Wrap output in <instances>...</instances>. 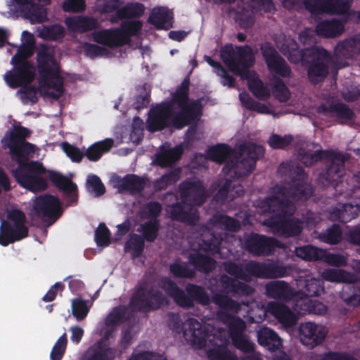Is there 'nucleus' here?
Listing matches in <instances>:
<instances>
[{"label": "nucleus", "mask_w": 360, "mask_h": 360, "mask_svg": "<svg viewBox=\"0 0 360 360\" xmlns=\"http://www.w3.org/2000/svg\"><path fill=\"white\" fill-rule=\"evenodd\" d=\"M30 135V131L27 128L17 126L11 131L8 137L2 140L4 147L9 149L12 160L18 163L17 167L12 170L16 182L32 192L42 191L48 187L46 179L42 175L48 172L50 181L65 194L68 202L76 203L78 189L75 183L60 172L47 171L39 161H27L36 149L35 145L25 140Z\"/></svg>", "instance_id": "1"}, {"label": "nucleus", "mask_w": 360, "mask_h": 360, "mask_svg": "<svg viewBox=\"0 0 360 360\" xmlns=\"http://www.w3.org/2000/svg\"><path fill=\"white\" fill-rule=\"evenodd\" d=\"M264 153V147L251 142L241 143L237 150L228 144L219 143L208 149L207 157L220 165L231 158L226 162L222 171L231 178L240 179L252 172L257 161Z\"/></svg>", "instance_id": "2"}, {"label": "nucleus", "mask_w": 360, "mask_h": 360, "mask_svg": "<svg viewBox=\"0 0 360 360\" xmlns=\"http://www.w3.org/2000/svg\"><path fill=\"white\" fill-rule=\"evenodd\" d=\"M262 214L271 216L264 221V225L269 227L276 235L290 238L299 236L302 231V221L293 215L296 210L295 205L276 199L262 198L256 202Z\"/></svg>", "instance_id": "3"}, {"label": "nucleus", "mask_w": 360, "mask_h": 360, "mask_svg": "<svg viewBox=\"0 0 360 360\" xmlns=\"http://www.w3.org/2000/svg\"><path fill=\"white\" fill-rule=\"evenodd\" d=\"M260 51L269 72L278 76L274 77L272 87L275 98L280 102L288 101L290 92L280 77H289L292 72L290 67L270 42L262 43Z\"/></svg>", "instance_id": "4"}, {"label": "nucleus", "mask_w": 360, "mask_h": 360, "mask_svg": "<svg viewBox=\"0 0 360 360\" xmlns=\"http://www.w3.org/2000/svg\"><path fill=\"white\" fill-rule=\"evenodd\" d=\"M158 288L163 290L176 305L183 309H192L195 303L202 306L210 304V296L205 288L197 284L188 283L184 290L171 278L165 276L160 280Z\"/></svg>", "instance_id": "5"}, {"label": "nucleus", "mask_w": 360, "mask_h": 360, "mask_svg": "<svg viewBox=\"0 0 360 360\" xmlns=\"http://www.w3.org/2000/svg\"><path fill=\"white\" fill-rule=\"evenodd\" d=\"M12 63L14 65V72H8L5 75V79L8 86L13 89L22 86L18 92L21 94L20 99L23 104L26 105L29 101L31 104L37 103L36 88L27 86L34 79L32 65L26 58L18 54L12 58Z\"/></svg>", "instance_id": "6"}, {"label": "nucleus", "mask_w": 360, "mask_h": 360, "mask_svg": "<svg viewBox=\"0 0 360 360\" xmlns=\"http://www.w3.org/2000/svg\"><path fill=\"white\" fill-rule=\"evenodd\" d=\"M224 269L236 279L245 281H248L250 276L259 278H276L284 277L287 274L285 266L272 262L250 261L243 269L240 264L227 262L224 263Z\"/></svg>", "instance_id": "7"}, {"label": "nucleus", "mask_w": 360, "mask_h": 360, "mask_svg": "<svg viewBox=\"0 0 360 360\" xmlns=\"http://www.w3.org/2000/svg\"><path fill=\"white\" fill-rule=\"evenodd\" d=\"M143 27L141 20H126L120 28L105 29L92 33L93 40L109 48H117L129 44L131 37L138 35Z\"/></svg>", "instance_id": "8"}, {"label": "nucleus", "mask_w": 360, "mask_h": 360, "mask_svg": "<svg viewBox=\"0 0 360 360\" xmlns=\"http://www.w3.org/2000/svg\"><path fill=\"white\" fill-rule=\"evenodd\" d=\"M330 53L323 48L307 49V55L300 62L305 67L309 82L312 84L323 82L329 73Z\"/></svg>", "instance_id": "9"}, {"label": "nucleus", "mask_w": 360, "mask_h": 360, "mask_svg": "<svg viewBox=\"0 0 360 360\" xmlns=\"http://www.w3.org/2000/svg\"><path fill=\"white\" fill-rule=\"evenodd\" d=\"M223 62L236 75L243 76L255 63V54L249 45L226 46L221 52Z\"/></svg>", "instance_id": "10"}, {"label": "nucleus", "mask_w": 360, "mask_h": 360, "mask_svg": "<svg viewBox=\"0 0 360 360\" xmlns=\"http://www.w3.org/2000/svg\"><path fill=\"white\" fill-rule=\"evenodd\" d=\"M313 191L304 181V172L302 168H297V179L293 180L289 187L276 186L273 194L264 198L276 199L277 201H288L292 205L294 202H304L311 195Z\"/></svg>", "instance_id": "11"}, {"label": "nucleus", "mask_w": 360, "mask_h": 360, "mask_svg": "<svg viewBox=\"0 0 360 360\" xmlns=\"http://www.w3.org/2000/svg\"><path fill=\"white\" fill-rule=\"evenodd\" d=\"M168 302L165 295L158 288L141 286L133 293L129 307L135 311L148 313L159 309Z\"/></svg>", "instance_id": "12"}, {"label": "nucleus", "mask_w": 360, "mask_h": 360, "mask_svg": "<svg viewBox=\"0 0 360 360\" xmlns=\"http://www.w3.org/2000/svg\"><path fill=\"white\" fill-rule=\"evenodd\" d=\"M7 218L13 222L3 221L0 226V245L8 246L11 243L19 241L28 236V228L25 225V213L18 209L11 210L7 214Z\"/></svg>", "instance_id": "13"}, {"label": "nucleus", "mask_w": 360, "mask_h": 360, "mask_svg": "<svg viewBox=\"0 0 360 360\" xmlns=\"http://www.w3.org/2000/svg\"><path fill=\"white\" fill-rule=\"evenodd\" d=\"M32 207L36 216L49 226L54 224L63 213L58 198L48 194L37 197Z\"/></svg>", "instance_id": "14"}, {"label": "nucleus", "mask_w": 360, "mask_h": 360, "mask_svg": "<svg viewBox=\"0 0 360 360\" xmlns=\"http://www.w3.org/2000/svg\"><path fill=\"white\" fill-rule=\"evenodd\" d=\"M246 250L256 256H269L274 253L276 248L286 249L287 245L273 238L259 233H252L245 241Z\"/></svg>", "instance_id": "15"}, {"label": "nucleus", "mask_w": 360, "mask_h": 360, "mask_svg": "<svg viewBox=\"0 0 360 360\" xmlns=\"http://www.w3.org/2000/svg\"><path fill=\"white\" fill-rule=\"evenodd\" d=\"M36 59L41 82L61 77L60 65L54 56L53 51L48 46L41 45Z\"/></svg>", "instance_id": "16"}, {"label": "nucleus", "mask_w": 360, "mask_h": 360, "mask_svg": "<svg viewBox=\"0 0 360 360\" xmlns=\"http://www.w3.org/2000/svg\"><path fill=\"white\" fill-rule=\"evenodd\" d=\"M179 111L173 112L171 126L176 129L196 124L202 115V105L199 101H193L188 104L177 106Z\"/></svg>", "instance_id": "17"}, {"label": "nucleus", "mask_w": 360, "mask_h": 360, "mask_svg": "<svg viewBox=\"0 0 360 360\" xmlns=\"http://www.w3.org/2000/svg\"><path fill=\"white\" fill-rule=\"evenodd\" d=\"M179 189L181 199L193 207L202 205L207 200L205 188L200 180H185L179 184Z\"/></svg>", "instance_id": "18"}, {"label": "nucleus", "mask_w": 360, "mask_h": 360, "mask_svg": "<svg viewBox=\"0 0 360 360\" xmlns=\"http://www.w3.org/2000/svg\"><path fill=\"white\" fill-rule=\"evenodd\" d=\"M265 312L272 315L280 323L285 327H292L297 321L295 314L290 310L289 307L283 303L269 302L266 305V311L263 312V316L259 315L256 319L253 316H250L249 322L260 323L264 319Z\"/></svg>", "instance_id": "19"}, {"label": "nucleus", "mask_w": 360, "mask_h": 360, "mask_svg": "<svg viewBox=\"0 0 360 360\" xmlns=\"http://www.w3.org/2000/svg\"><path fill=\"white\" fill-rule=\"evenodd\" d=\"M172 110L169 103H162L151 108L146 120V128L150 132L161 131L171 125Z\"/></svg>", "instance_id": "20"}, {"label": "nucleus", "mask_w": 360, "mask_h": 360, "mask_svg": "<svg viewBox=\"0 0 360 360\" xmlns=\"http://www.w3.org/2000/svg\"><path fill=\"white\" fill-rule=\"evenodd\" d=\"M345 174V158L342 155H335L331 159L324 172L318 178L319 184L323 187L337 186Z\"/></svg>", "instance_id": "21"}, {"label": "nucleus", "mask_w": 360, "mask_h": 360, "mask_svg": "<svg viewBox=\"0 0 360 360\" xmlns=\"http://www.w3.org/2000/svg\"><path fill=\"white\" fill-rule=\"evenodd\" d=\"M264 288L266 295L269 298L283 303H287L293 300H297L298 292L285 281H271L265 285Z\"/></svg>", "instance_id": "22"}, {"label": "nucleus", "mask_w": 360, "mask_h": 360, "mask_svg": "<svg viewBox=\"0 0 360 360\" xmlns=\"http://www.w3.org/2000/svg\"><path fill=\"white\" fill-rule=\"evenodd\" d=\"M183 335L187 342L199 349L207 344L208 331L195 319H188L183 325Z\"/></svg>", "instance_id": "23"}, {"label": "nucleus", "mask_w": 360, "mask_h": 360, "mask_svg": "<svg viewBox=\"0 0 360 360\" xmlns=\"http://www.w3.org/2000/svg\"><path fill=\"white\" fill-rule=\"evenodd\" d=\"M169 217L172 220L193 226L199 220V213L196 208L181 200L169 206Z\"/></svg>", "instance_id": "24"}, {"label": "nucleus", "mask_w": 360, "mask_h": 360, "mask_svg": "<svg viewBox=\"0 0 360 360\" xmlns=\"http://www.w3.org/2000/svg\"><path fill=\"white\" fill-rule=\"evenodd\" d=\"M317 112L324 116L334 118L340 124L353 120L354 112L347 104L342 102L323 103L318 106Z\"/></svg>", "instance_id": "25"}, {"label": "nucleus", "mask_w": 360, "mask_h": 360, "mask_svg": "<svg viewBox=\"0 0 360 360\" xmlns=\"http://www.w3.org/2000/svg\"><path fill=\"white\" fill-rule=\"evenodd\" d=\"M300 341L304 345L313 349L325 340V328L312 322L302 323L300 326Z\"/></svg>", "instance_id": "26"}, {"label": "nucleus", "mask_w": 360, "mask_h": 360, "mask_svg": "<svg viewBox=\"0 0 360 360\" xmlns=\"http://www.w3.org/2000/svg\"><path fill=\"white\" fill-rule=\"evenodd\" d=\"M65 24L72 32L85 33L100 27L97 18L88 15H76L66 19Z\"/></svg>", "instance_id": "27"}, {"label": "nucleus", "mask_w": 360, "mask_h": 360, "mask_svg": "<svg viewBox=\"0 0 360 360\" xmlns=\"http://www.w3.org/2000/svg\"><path fill=\"white\" fill-rule=\"evenodd\" d=\"M359 210L360 207L357 204L339 203L329 212V219L333 221L347 223L358 216Z\"/></svg>", "instance_id": "28"}, {"label": "nucleus", "mask_w": 360, "mask_h": 360, "mask_svg": "<svg viewBox=\"0 0 360 360\" xmlns=\"http://www.w3.org/2000/svg\"><path fill=\"white\" fill-rule=\"evenodd\" d=\"M360 53V39H346L338 43L334 49L335 58L339 60L352 59Z\"/></svg>", "instance_id": "29"}, {"label": "nucleus", "mask_w": 360, "mask_h": 360, "mask_svg": "<svg viewBox=\"0 0 360 360\" xmlns=\"http://www.w3.org/2000/svg\"><path fill=\"white\" fill-rule=\"evenodd\" d=\"M244 195V189L241 184L236 185L231 179H226L221 182L219 188L215 194L214 198L221 203H224L230 198L233 200L236 198Z\"/></svg>", "instance_id": "30"}, {"label": "nucleus", "mask_w": 360, "mask_h": 360, "mask_svg": "<svg viewBox=\"0 0 360 360\" xmlns=\"http://www.w3.org/2000/svg\"><path fill=\"white\" fill-rule=\"evenodd\" d=\"M148 22L158 30H169L173 26V13L165 7H158L152 10Z\"/></svg>", "instance_id": "31"}, {"label": "nucleus", "mask_w": 360, "mask_h": 360, "mask_svg": "<svg viewBox=\"0 0 360 360\" xmlns=\"http://www.w3.org/2000/svg\"><path fill=\"white\" fill-rule=\"evenodd\" d=\"M344 30V22L335 18L321 20L315 27L316 34L325 38H335L338 37L343 33Z\"/></svg>", "instance_id": "32"}, {"label": "nucleus", "mask_w": 360, "mask_h": 360, "mask_svg": "<svg viewBox=\"0 0 360 360\" xmlns=\"http://www.w3.org/2000/svg\"><path fill=\"white\" fill-rule=\"evenodd\" d=\"M115 187L120 192L130 191L139 193L144 189L145 181L141 176L131 174H127L123 178L117 176L114 180Z\"/></svg>", "instance_id": "33"}, {"label": "nucleus", "mask_w": 360, "mask_h": 360, "mask_svg": "<svg viewBox=\"0 0 360 360\" xmlns=\"http://www.w3.org/2000/svg\"><path fill=\"white\" fill-rule=\"evenodd\" d=\"M259 345L264 347L269 351H276L282 347V340L272 329L264 327L257 332Z\"/></svg>", "instance_id": "34"}, {"label": "nucleus", "mask_w": 360, "mask_h": 360, "mask_svg": "<svg viewBox=\"0 0 360 360\" xmlns=\"http://www.w3.org/2000/svg\"><path fill=\"white\" fill-rule=\"evenodd\" d=\"M322 284L323 282L321 279L314 277L304 279L303 283L300 281L301 288L297 290L298 292L297 300L320 295L321 292L323 291Z\"/></svg>", "instance_id": "35"}, {"label": "nucleus", "mask_w": 360, "mask_h": 360, "mask_svg": "<svg viewBox=\"0 0 360 360\" xmlns=\"http://www.w3.org/2000/svg\"><path fill=\"white\" fill-rule=\"evenodd\" d=\"M188 261L195 269L202 273H210L216 268V262L210 256L203 255L199 251L190 253Z\"/></svg>", "instance_id": "36"}, {"label": "nucleus", "mask_w": 360, "mask_h": 360, "mask_svg": "<svg viewBox=\"0 0 360 360\" xmlns=\"http://www.w3.org/2000/svg\"><path fill=\"white\" fill-rule=\"evenodd\" d=\"M212 226L229 232H237L240 229V222L237 219L217 212L210 219Z\"/></svg>", "instance_id": "37"}, {"label": "nucleus", "mask_w": 360, "mask_h": 360, "mask_svg": "<svg viewBox=\"0 0 360 360\" xmlns=\"http://www.w3.org/2000/svg\"><path fill=\"white\" fill-rule=\"evenodd\" d=\"M307 49H300L297 41L293 39H286L283 44L282 52L292 63L298 64L305 58Z\"/></svg>", "instance_id": "38"}, {"label": "nucleus", "mask_w": 360, "mask_h": 360, "mask_svg": "<svg viewBox=\"0 0 360 360\" xmlns=\"http://www.w3.org/2000/svg\"><path fill=\"white\" fill-rule=\"evenodd\" d=\"M183 154L181 146L163 149L155 155V162L161 167H167L177 162Z\"/></svg>", "instance_id": "39"}, {"label": "nucleus", "mask_w": 360, "mask_h": 360, "mask_svg": "<svg viewBox=\"0 0 360 360\" xmlns=\"http://www.w3.org/2000/svg\"><path fill=\"white\" fill-rule=\"evenodd\" d=\"M230 295L221 292L214 293L212 298H210V302L217 305L221 310L226 312L238 314L241 310L240 304L229 297Z\"/></svg>", "instance_id": "40"}, {"label": "nucleus", "mask_w": 360, "mask_h": 360, "mask_svg": "<svg viewBox=\"0 0 360 360\" xmlns=\"http://www.w3.org/2000/svg\"><path fill=\"white\" fill-rule=\"evenodd\" d=\"M114 141L112 139H105L91 145L86 150L84 155L91 162H96L102 155L108 152L112 147Z\"/></svg>", "instance_id": "41"}, {"label": "nucleus", "mask_w": 360, "mask_h": 360, "mask_svg": "<svg viewBox=\"0 0 360 360\" xmlns=\"http://www.w3.org/2000/svg\"><path fill=\"white\" fill-rule=\"evenodd\" d=\"M145 6L139 2H129L116 12V18L120 20L141 18L145 12Z\"/></svg>", "instance_id": "42"}, {"label": "nucleus", "mask_w": 360, "mask_h": 360, "mask_svg": "<svg viewBox=\"0 0 360 360\" xmlns=\"http://www.w3.org/2000/svg\"><path fill=\"white\" fill-rule=\"evenodd\" d=\"M221 315L224 316V322L228 326L230 338L244 335L246 323L241 318L226 312L221 313Z\"/></svg>", "instance_id": "43"}, {"label": "nucleus", "mask_w": 360, "mask_h": 360, "mask_svg": "<svg viewBox=\"0 0 360 360\" xmlns=\"http://www.w3.org/2000/svg\"><path fill=\"white\" fill-rule=\"evenodd\" d=\"M221 238L216 236L209 231L200 236L198 245L199 249L211 255L217 253L220 250Z\"/></svg>", "instance_id": "44"}, {"label": "nucleus", "mask_w": 360, "mask_h": 360, "mask_svg": "<svg viewBox=\"0 0 360 360\" xmlns=\"http://www.w3.org/2000/svg\"><path fill=\"white\" fill-rule=\"evenodd\" d=\"M295 252L296 256L306 261L323 260L326 255V250L311 245L297 247L295 248Z\"/></svg>", "instance_id": "45"}, {"label": "nucleus", "mask_w": 360, "mask_h": 360, "mask_svg": "<svg viewBox=\"0 0 360 360\" xmlns=\"http://www.w3.org/2000/svg\"><path fill=\"white\" fill-rule=\"evenodd\" d=\"M169 269L175 278H192L195 275V270L191 269L186 262L180 259H176L170 264Z\"/></svg>", "instance_id": "46"}, {"label": "nucleus", "mask_w": 360, "mask_h": 360, "mask_svg": "<svg viewBox=\"0 0 360 360\" xmlns=\"http://www.w3.org/2000/svg\"><path fill=\"white\" fill-rule=\"evenodd\" d=\"M321 276L325 281L337 283H351L352 277L347 271L337 269H326Z\"/></svg>", "instance_id": "47"}, {"label": "nucleus", "mask_w": 360, "mask_h": 360, "mask_svg": "<svg viewBox=\"0 0 360 360\" xmlns=\"http://www.w3.org/2000/svg\"><path fill=\"white\" fill-rule=\"evenodd\" d=\"M160 227L159 219L148 220L141 226V230L139 229V231L142 232L145 240L153 243L158 237Z\"/></svg>", "instance_id": "48"}, {"label": "nucleus", "mask_w": 360, "mask_h": 360, "mask_svg": "<svg viewBox=\"0 0 360 360\" xmlns=\"http://www.w3.org/2000/svg\"><path fill=\"white\" fill-rule=\"evenodd\" d=\"M127 308L124 305L114 307L105 319L106 326L112 327L124 323L127 320Z\"/></svg>", "instance_id": "49"}, {"label": "nucleus", "mask_w": 360, "mask_h": 360, "mask_svg": "<svg viewBox=\"0 0 360 360\" xmlns=\"http://www.w3.org/2000/svg\"><path fill=\"white\" fill-rule=\"evenodd\" d=\"M144 240V238L141 236L136 233L131 234L129 240L124 245L125 250H131L133 258L141 257L145 248Z\"/></svg>", "instance_id": "50"}, {"label": "nucleus", "mask_w": 360, "mask_h": 360, "mask_svg": "<svg viewBox=\"0 0 360 360\" xmlns=\"http://www.w3.org/2000/svg\"><path fill=\"white\" fill-rule=\"evenodd\" d=\"M321 241L330 244L336 245L341 242L342 239V232L340 226L333 224L325 231L322 232L319 236Z\"/></svg>", "instance_id": "51"}, {"label": "nucleus", "mask_w": 360, "mask_h": 360, "mask_svg": "<svg viewBox=\"0 0 360 360\" xmlns=\"http://www.w3.org/2000/svg\"><path fill=\"white\" fill-rule=\"evenodd\" d=\"M189 85L190 79L186 77L182 81L174 94L172 101L177 106L189 103L188 102L189 99Z\"/></svg>", "instance_id": "52"}, {"label": "nucleus", "mask_w": 360, "mask_h": 360, "mask_svg": "<svg viewBox=\"0 0 360 360\" xmlns=\"http://www.w3.org/2000/svg\"><path fill=\"white\" fill-rule=\"evenodd\" d=\"M248 88L253 95L259 100H267L270 92L262 81L259 78H254L248 81Z\"/></svg>", "instance_id": "53"}, {"label": "nucleus", "mask_w": 360, "mask_h": 360, "mask_svg": "<svg viewBox=\"0 0 360 360\" xmlns=\"http://www.w3.org/2000/svg\"><path fill=\"white\" fill-rule=\"evenodd\" d=\"M22 11L24 12V15L27 18L37 22H41L46 15L45 9L39 4H35L34 1Z\"/></svg>", "instance_id": "54"}, {"label": "nucleus", "mask_w": 360, "mask_h": 360, "mask_svg": "<svg viewBox=\"0 0 360 360\" xmlns=\"http://www.w3.org/2000/svg\"><path fill=\"white\" fill-rule=\"evenodd\" d=\"M44 86H48L53 89L54 91H48L46 95L49 97L58 100L63 94V79L58 77L41 82Z\"/></svg>", "instance_id": "55"}, {"label": "nucleus", "mask_w": 360, "mask_h": 360, "mask_svg": "<svg viewBox=\"0 0 360 360\" xmlns=\"http://www.w3.org/2000/svg\"><path fill=\"white\" fill-rule=\"evenodd\" d=\"M68 345L67 334L64 333L53 345L51 354V360H61L65 353Z\"/></svg>", "instance_id": "56"}, {"label": "nucleus", "mask_w": 360, "mask_h": 360, "mask_svg": "<svg viewBox=\"0 0 360 360\" xmlns=\"http://www.w3.org/2000/svg\"><path fill=\"white\" fill-rule=\"evenodd\" d=\"M207 355L209 360H237L235 355L221 346L209 349Z\"/></svg>", "instance_id": "57"}, {"label": "nucleus", "mask_w": 360, "mask_h": 360, "mask_svg": "<svg viewBox=\"0 0 360 360\" xmlns=\"http://www.w3.org/2000/svg\"><path fill=\"white\" fill-rule=\"evenodd\" d=\"M110 231L104 223H100L95 231V241L99 247H106L110 243Z\"/></svg>", "instance_id": "58"}, {"label": "nucleus", "mask_w": 360, "mask_h": 360, "mask_svg": "<svg viewBox=\"0 0 360 360\" xmlns=\"http://www.w3.org/2000/svg\"><path fill=\"white\" fill-rule=\"evenodd\" d=\"M239 98L243 105L250 110L258 112H266L267 107L264 104H261L255 101L248 93H240Z\"/></svg>", "instance_id": "59"}, {"label": "nucleus", "mask_w": 360, "mask_h": 360, "mask_svg": "<svg viewBox=\"0 0 360 360\" xmlns=\"http://www.w3.org/2000/svg\"><path fill=\"white\" fill-rule=\"evenodd\" d=\"M293 136L292 135H285L283 136L273 134L270 136L268 143L273 149H285L292 141Z\"/></svg>", "instance_id": "60"}, {"label": "nucleus", "mask_w": 360, "mask_h": 360, "mask_svg": "<svg viewBox=\"0 0 360 360\" xmlns=\"http://www.w3.org/2000/svg\"><path fill=\"white\" fill-rule=\"evenodd\" d=\"M65 30L63 27L60 25H52L45 27L40 36L44 39H49L51 40H57L64 37Z\"/></svg>", "instance_id": "61"}, {"label": "nucleus", "mask_w": 360, "mask_h": 360, "mask_svg": "<svg viewBox=\"0 0 360 360\" xmlns=\"http://www.w3.org/2000/svg\"><path fill=\"white\" fill-rule=\"evenodd\" d=\"M349 9V4L347 0H326V13L343 14Z\"/></svg>", "instance_id": "62"}, {"label": "nucleus", "mask_w": 360, "mask_h": 360, "mask_svg": "<svg viewBox=\"0 0 360 360\" xmlns=\"http://www.w3.org/2000/svg\"><path fill=\"white\" fill-rule=\"evenodd\" d=\"M73 316L78 320H83L89 313L86 301L80 298L74 299L72 302Z\"/></svg>", "instance_id": "63"}, {"label": "nucleus", "mask_w": 360, "mask_h": 360, "mask_svg": "<svg viewBox=\"0 0 360 360\" xmlns=\"http://www.w3.org/2000/svg\"><path fill=\"white\" fill-rule=\"evenodd\" d=\"M162 210V206L158 201H150L147 202L143 210V214L146 219L149 220L158 219L159 216Z\"/></svg>", "instance_id": "64"}]
</instances>
